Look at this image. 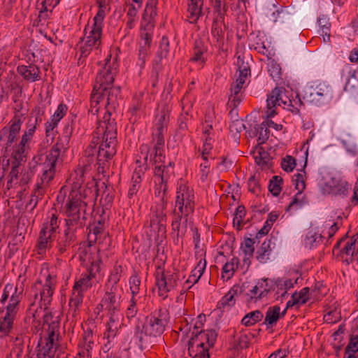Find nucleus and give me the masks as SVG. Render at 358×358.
Instances as JSON below:
<instances>
[{"mask_svg":"<svg viewBox=\"0 0 358 358\" xmlns=\"http://www.w3.org/2000/svg\"><path fill=\"white\" fill-rule=\"evenodd\" d=\"M103 67L96 75L90 96V111L93 115L104 110L103 120L99 122L95 135L100 143L97 152L99 171H103L108 160L116 153L117 128L111 112L118 106L120 88L113 86L115 76L118 72L117 59L109 55L105 59Z\"/></svg>","mask_w":358,"mask_h":358,"instance_id":"f257e3e1","label":"nucleus"},{"mask_svg":"<svg viewBox=\"0 0 358 358\" xmlns=\"http://www.w3.org/2000/svg\"><path fill=\"white\" fill-rule=\"evenodd\" d=\"M194 189L187 184L181 182L176 189L174 208L172 210V230L177 236H184L187 229L189 217L194 211Z\"/></svg>","mask_w":358,"mask_h":358,"instance_id":"f03ea898","label":"nucleus"},{"mask_svg":"<svg viewBox=\"0 0 358 358\" xmlns=\"http://www.w3.org/2000/svg\"><path fill=\"white\" fill-rule=\"evenodd\" d=\"M169 121V113L166 108H162L157 115L155 126L152 130V147L150 148L148 144H143L140 146V152L136 159L137 163H141V159L145 161L148 159V155H153L155 162H164V135L166 131V125Z\"/></svg>","mask_w":358,"mask_h":358,"instance_id":"7ed1b4c3","label":"nucleus"},{"mask_svg":"<svg viewBox=\"0 0 358 358\" xmlns=\"http://www.w3.org/2000/svg\"><path fill=\"white\" fill-rule=\"evenodd\" d=\"M169 320L166 309L159 308L152 312L145 318L143 324H138L135 327L134 338L141 347L152 343V338L160 336L165 330Z\"/></svg>","mask_w":358,"mask_h":358,"instance_id":"20e7f679","label":"nucleus"},{"mask_svg":"<svg viewBox=\"0 0 358 358\" xmlns=\"http://www.w3.org/2000/svg\"><path fill=\"white\" fill-rule=\"evenodd\" d=\"M86 206L80 192L71 191L64 207L66 227L78 230L85 224Z\"/></svg>","mask_w":358,"mask_h":358,"instance_id":"39448f33","label":"nucleus"},{"mask_svg":"<svg viewBox=\"0 0 358 358\" xmlns=\"http://www.w3.org/2000/svg\"><path fill=\"white\" fill-rule=\"evenodd\" d=\"M217 334L214 329L200 331L188 342V352L190 358H209V348L216 341Z\"/></svg>","mask_w":358,"mask_h":358,"instance_id":"423d86ee","label":"nucleus"},{"mask_svg":"<svg viewBox=\"0 0 358 358\" xmlns=\"http://www.w3.org/2000/svg\"><path fill=\"white\" fill-rule=\"evenodd\" d=\"M103 21L101 17H94L93 23L89 28H85V37L80 47V57H87L94 50H98L101 45Z\"/></svg>","mask_w":358,"mask_h":358,"instance_id":"0eeeda50","label":"nucleus"},{"mask_svg":"<svg viewBox=\"0 0 358 358\" xmlns=\"http://www.w3.org/2000/svg\"><path fill=\"white\" fill-rule=\"evenodd\" d=\"M238 76L231 85V94L227 105L231 108H236L242 101V90L248 76L250 75V68L248 63L245 62L241 56L237 57Z\"/></svg>","mask_w":358,"mask_h":358,"instance_id":"6e6552de","label":"nucleus"},{"mask_svg":"<svg viewBox=\"0 0 358 358\" xmlns=\"http://www.w3.org/2000/svg\"><path fill=\"white\" fill-rule=\"evenodd\" d=\"M43 338H41L38 346L56 350L59 336V316L48 312L43 316Z\"/></svg>","mask_w":358,"mask_h":358,"instance_id":"1a4fd4ad","label":"nucleus"},{"mask_svg":"<svg viewBox=\"0 0 358 358\" xmlns=\"http://www.w3.org/2000/svg\"><path fill=\"white\" fill-rule=\"evenodd\" d=\"M334 96L332 87L326 82H320L305 89L303 99L315 106L329 103Z\"/></svg>","mask_w":358,"mask_h":358,"instance_id":"9d476101","label":"nucleus"},{"mask_svg":"<svg viewBox=\"0 0 358 358\" xmlns=\"http://www.w3.org/2000/svg\"><path fill=\"white\" fill-rule=\"evenodd\" d=\"M155 278L158 294L165 299L168 296V293L178 286L181 275L178 271L165 272L163 266H157L155 272Z\"/></svg>","mask_w":358,"mask_h":358,"instance_id":"9b49d317","label":"nucleus"},{"mask_svg":"<svg viewBox=\"0 0 358 358\" xmlns=\"http://www.w3.org/2000/svg\"><path fill=\"white\" fill-rule=\"evenodd\" d=\"M158 0H148L141 22L140 39L152 41Z\"/></svg>","mask_w":358,"mask_h":358,"instance_id":"f8f14e48","label":"nucleus"},{"mask_svg":"<svg viewBox=\"0 0 358 358\" xmlns=\"http://www.w3.org/2000/svg\"><path fill=\"white\" fill-rule=\"evenodd\" d=\"M59 162V161L45 155L44 161L40 165L41 175L36 184V193L38 194L36 195L37 196L44 194L46 188L55 177L56 166Z\"/></svg>","mask_w":358,"mask_h":358,"instance_id":"ddd939ff","label":"nucleus"},{"mask_svg":"<svg viewBox=\"0 0 358 358\" xmlns=\"http://www.w3.org/2000/svg\"><path fill=\"white\" fill-rule=\"evenodd\" d=\"M87 240L90 245L94 243L98 244L97 252L109 248L111 241L108 231L106 230L103 220H98L90 226Z\"/></svg>","mask_w":358,"mask_h":358,"instance_id":"4468645a","label":"nucleus"},{"mask_svg":"<svg viewBox=\"0 0 358 358\" xmlns=\"http://www.w3.org/2000/svg\"><path fill=\"white\" fill-rule=\"evenodd\" d=\"M122 294V291L105 289L104 296L101 300V306L103 307L109 318L122 317L120 311Z\"/></svg>","mask_w":358,"mask_h":358,"instance_id":"2eb2a0df","label":"nucleus"},{"mask_svg":"<svg viewBox=\"0 0 358 358\" xmlns=\"http://www.w3.org/2000/svg\"><path fill=\"white\" fill-rule=\"evenodd\" d=\"M167 201H159L151 208L150 225L159 234L166 233L167 216L165 213Z\"/></svg>","mask_w":358,"mask_h":358,"instance_id":"dca6fc26","label":"nucleus"},{"mask_svg":"<svg viewBox=\"0 0 358 358\" xmlns=\"http://www.w3.org/2000/svg\"><path fill=\"white\" fill-rule=\"evenodd\" d=\"M9 296L10 299L6 307V313L16 316L22 299V290H19L17 286L8 283L4 287L1 302L4 303Z\"/></svg>","mask_w":358,"mask_h":358,"instance_id":"f3484780","label":"nucleus"},{"mask_svg":"<svg viewBox=\"0 0 358 358\" xmlns=\"http://www.w3.org/2000/svg\"><path fill=\"white\" fill-rule=\"evenodd\" d=\"M22 122V116L15 115L8 125L0 130V141L3 142L6 147L10 146L17 139Z\"/></svg>","mask_w":358,"mask_h":358,"instance_id":"a211bd4d","label":"nucleus"},{"mask_svg":"<svg viewBox=\"0 0 358 358\" xmlns=\"http://www.w3.org/2000/svg\"><path fill=\"white\" fill-rule=\"evenodd\" d=\"M100 268L101 262L99 260L93 262L88 268V273L81 274L80 278L75 282L73 290L82 294L87 292L92 287V279L100 271Z\"/></svg>","mask_w":358,"mask_h":358,"instance_id":"6ab92c4d","label":"nucleus"},{"mask_svg":"<svg viewBox=\"0 0 358 358\" xmlns=\"http://www.w3.org/2000/svg\"><path fill=\"white\" fill-rule=\"evenodd\" d=\"M154 156L155 155L151 158L150 155H149L148 159V160L150 159V163L155 165L153 168L154 181L168 182L169 180L173 175V162H169L166 164L165 159L164 162H155Z\"/></svg>","mask_w":358,"mask_h":358,"instance_id":"aec40b11","label":"nucleus"},{"mask_svg":"<svg viewBox=\"0 0 358 358\" xmlns=\"http://www.w3.org/2000/svg\"><path fill=\"white\" fill-rule=\"evenodd\" d=\"M72 133V128L68 124L64 128L63 134L59 135L57 143L52 147L46 154L55 160L62 162L60 155L64 152L69 148V141Z\"/></svg>","mask_w":358,"mask_h":358,"instance_id":"412c9836","label":"nucleus"},{"mask_svg":"<svg viewBox=\"0 0 358 358\" xmlns=\"http://www.w3.org/2000/svg\"><path fill=\"white\" fill-rule=\"evenodd\" d=\"M122 317H112L109 318L108 323V328L104 333L103 339L106 340L103 347L104 352L107 353L111 348H113L116 343V336L117 335L119 329L122 326Z\"/></svg>","mask_w":358,"mask_h":358,"instance_id":"4be33fe9","label":"nucleus"},{"mask_svg":"<svg viewBox=\"0 0 358 358\" xmlns=\"http://www.w3.org/2000/svg\"><path fill=\"white\" fill-rule=\"evenodd\" d=\"M141 163H137L136 162L138 166L135 169L131 180V186L128 191V198L130 200H131L134 196L138 192L142 181V176L144 175L145 171L149 168L148 160L145 161L143 158H141Z\"/></svg>","mask_w":358,"mask_h":358,"instance_id":"5701e85b","label":"nucleus"},{"mask_svg":"<svg viewBox=\"0 0 358 358\" xmlns=\"http://www.w3.org/2000/svg\"><path fill=\"white\" fill-rule=\"evenodd\" d=\"M56 285L55 276L48 274L45 278V284L40 292L41 306L47 309L52 301V296Z\"/></svg>","mask_w":358,"mask_h":358,"instance_id":"b1692460","label":"nucleus"},{"mask_svg":"<svg viewBox=\"0 0 358 358\" xmlns=\"http://www.w3.org/2000/svg\"><path fill=\"white\" fill-rule=\"evenodd\" d=\"M17 72L27 82L34 83L41 79L40 68L34 64L20 65L17 68Z\"/></svg>","mask_w":358,"mask_h":358,"instance_id":"393cba45","label":"nucleus"},{"mask_svg":"<svg viewBox=\"0 0 358 358\" xmlns=\"http://www.w3.org/2000/svg\"><path fill=\"white\" fill-rule=\"evenodd\" d=\"M270 291L268 279H261L247 292L246 295L248 301H257L267 296Z\"/></svg>","mask_w":358,"mask_h":358,"instance_id":"a878e982","label":"nucleus"},{"mask_svg":"<svg viewBox=\"0 0 358 358\" xmlns=\"http://www.w3.org/2000/svg\"><path fill=\"white\" fill-rule=\"evenodd\" d=\"M95 346V341L93 332L91 329H87L84 331L82 339L79 343L80 350L78 352L79 356L91 357V351Z\"/></svg>","mask_w":358,"mask_h":358,"instance_id":"bb28decb","label":"nucleus"},{"mask_svg":"<svg viewBox=\"0 0 358 358\" xmlns=\"http://www.w3.org/2000/svg\"><path fill=\"white\" fill-rule=\"evenodd\" d=\"M76 231L69 227H66L64 234L59 237L57 241L56 248L59 255L64 254L70 248L76 238L75 234Z\"/></svg>","mask_w":358,"mask_h":358,"instance_id":"cd10ccee","label":"nucleus"},{"mask_svg":"<svg viewBox=\"0 0 358 358\" xmlns=\"http://www.w3.org/2000/svg\"><path fill=\"white\" fill-rule=\"evenodd\" d=\"M206 266V261L205 258L199 260L195 268L192 271L188 279L184 282L182 291L185 292L190 289L193 285L196 283L203 273Z\"/></svg>","mask_w":358,"mask_h":358,"instance_id":"c85d7f7f","label":"nucleus"},{"mask_svg":"<svg viewBox=\"0 0 358 358\" xmlns=\"http://www.w3.org/2000/svg\"><path fill=\"white\" fill-rule=\"evenodd\" d=\"M227 27L224 19H213L211 34L215 41V45L221 48L224 43V30Z\"/></svg>","mask_w":358,"mask_h":358,"instance_id":"c756f323","label":"nucleus"},{"mask_svg":"<svg viewBox=\"0 0 358 358\" xmlns=\"http://www.w3.org/2000/svg\"><path fill=\"white\" fill-rule=\"evenodd\" d=\"M280 91V96H279L280 106L282 105L284 108L291 111L294 114H297L300 111V107L302 102L300 99H291L286 94V90L282 87H278Z\"/></svg>","mask_w":358,"mask_h":358,"instance_id":"7c9ffc66","label":"nucleus"},{"mask_svg":"<svg viewBox=\"0 0 358 358\" xmlns=\"http://www.w3.org/2000/svg\"><path fill=\"white\" fill-rule=\"evenodd\" d=\"M122 272V266L121 265H115L108 276L107 282L105 285V289H108L113 291L117 290L119 292H123L122 287L118 285Z\"/></svg>","mask_w":358,"mask_h":358,"instance_id":"2f4dec72","label":"nucleus"},{"mask_svg":"<svg viewBox=\"0 0 358 358\" xmlns=\"http://www.w3.org/2000/svg\"><path fill=\"white\" fill-rule=\"evenodd\" d=\"M279 96H280V91L278 87L274 88L268 95L266 99V108L265 110V116L270 118L275 115V107L280 106Z\"/></svg>","mask_w":358,"mask_h":358,"instance_id":"473e14b6","label":"nucleus"},{"mask_svg":"<svg viewBox=\"0 0 358 358\" xmlns=\"http://www.w3.org/2000/svg\"><path fill=\"white\" fill-rule=\"evenodd\" d=\"M241 292L239 285H234L228 292L218 301L217 308H230L236 303V296Z\"/></svg>","mask_w":358,"mask_h":358,"instance_id":"72a5a7b5","label":"nucleus"},{"mask_svg":"<svg viewBox=\"0 0 358 358\" xmlns=\"http://www.w3.org/2000/svg\"><path fill=\"white\" fill-rule=\"evenodd\" d=\"M203 0H189L187 13L188 20L190 23H195L202 14Z\"/></svg>","mask_w":358,"mask_h":358,"instance_id":"f704fd0d","label":"nucleus"},{"mask_svg":"<svg viewBox=\"0 0 358 358\" xmlns=\"http://www.w3.org/2000/svg\"><path fill=\"white\" fill-rule=\"evenodd\" d=\"M16 316L5 313L0 317V338L9 336L14 326V320Z\"/></svg>","mask_w":358,"mask_h":358,"instance_id":"c9c22d12","label":"nucleus"},{"mask_svg":"<svg viewBox=\"0 0 358 358\" xmlns=\"http://www.w3.org/2000/svg\"><path fill=\"white\" fill-rule=\"evenodd\" d=\"M26 335L22 333H18L15 336H10L9 338L10 343H12L13 348L11 354H13L16 358H21L24 345V341Z\"/></svg>","mask_w":358,"mask_h":358,"instance_id":"e433bc0d","label":"nucleus"},{"mask_svg":"<svg viewBox=\"0 0 358 358\" xmlns=\"http://www.w3.org/2000/svg\"><path fill=\"white\" fill-rule=\"evenodd\" d=\"M255 162L262 169H268L271 166V157L268 152L259 146L256 148L254 153Z\"/></svg>","mask_w":358,"mask_h":358,"instance_id":"4c0bfd02","label":"nucleus"},{"mask_svg":"<svg viewBox=\"0 0 358 358\" xmlns=\"http://www.w3.org/2000/svg\"><path fill=\"white\" fill-rule=\"evenodd\" d=\"M206 52L207 48L205 46L203 42L200 40H196L194 43L193 55L190 58L189 61L203 65L206 60L204 57V54Z\"/></svg>","mask_w":358,"mask_h":358,"instance_id":"58836bf2","label":"nucleus"},{"mask_svg":"<svg viewBox=\"0 0 358 358\" xmlns=\"http://www.w3.org/2000/svg\"><path fill=\"white\" fill-rule=\"evenodd\" d=\"M213 9V19H224L228 10L226 0H210Z\"/></svg>","mask_w":358,"mask_h":358,"instance_id":"ea45409f","label":"nucleus"},{"mask_svg":"<svg viewBox=\"0 0 358 358\" xmlns=\"http://www.w3.org/2000/svg\"><path fill=\"white\" fill-rule=\"evenodd\" d=\"M152 41H145L140 39L138 50V65L142 68L144 67L146 61L150 54V47Z\"/></svg>","mask_w":358,"mask_h":358,"instance_id":"a19ab883","label":"nucleus"},{"mask_svg":"<svg viewBox=\"0 0 358 358\" xmlns=\"http://www.w3.org/2000/svg\"><path fill=\"white\" fill-rule=\"evenodd\" d=\"M31 148L22 147L19 143L12 152L11 157L13 159V164H17L21 166L22 162H25L29 151Z\"/></svg>","mask_w":358,"mask_h":358,"instance_id":"79ce46f5","label":"nucleus"},{"mask_svg":"<svg viewBox=\"0 0 358 358\" xmlns=\"http://www.w3.org/2000/svg\"><path fill=\"white\" fill-rule=\"evenodd\" d=\"M323 235L316 232L313 229L309 230L304 238L305 246L309 249L317 247L322 241Z\"/></svg>","mask_w":358,"mask_h":358,"instance_id":"37998d69","label":"nucleus"},{"mask_svg":"<svg viewBox=\"0 0 358 358\" xmlns=\"http://www.w3.org/2000/svg\"><path fill=\"white\" fill-rule=\"evenodd\" d=\"M84 294L72 290L69 306L72 311L73 317H76L78 310L83 302Z\"/></svg>","mask_w":358,"mask_h":358,"instance_id":"c03bdc74","label":"nucleus"},{"mask_svg":"<svg viewBox=\"0 0 358 358\" xmlns=\"http://www.w3.org/2000/svg\"><path fill=\"white\" fill-rule=\"evenodd\" d=\"M308 203V201L303 192H298L293 197L287 208V211H295L303 208Z\"/></svg>","mask_w":358,"mask_h":358,"instance_id":"a18cd8bd","label":"nucleus"},{"mask_svg":"<svg viewBox=\"0 0 358 358\" xmlns=\"http://www.w3.org/2000/svg\"><path fill=\"white\" fill-rule=\"evenodd\" d=\"M280 318V308L278 306H271L268 308L264 323L271 327L276 324L278 320Z\"/></svg>","mask_w":358,"mask_h":358,"instance_id":"49530a36","label":"nucleus"},{"mask_svg":"<svg viewBox=\"0 0 358 358\" xmlns=\"http://www.w3.org/2000/svg\"><path fill=\"white\" fill-rule=\"evenodd\" d=\"M55 237L40 231L38 238L37 249L39 254H43L48 249L52 246V243Z\"/></svg>","mask_w":358,"mask_h":358,"instance_id":"de8ad7c7","label":"nucleus"},{"mask_svg":"<svg viewBox=\"0 0 358 358\" xmlns=\"http://www.w3.org/2000/svg\"><path fill=\"white\" fill-rule=\"evenodd\" d=\"M239 260L237 257H233L229 262L225 263L222 267V278L223 279H231L235 271L238 268Z\"/></svg>","mask_w":358,"mask_h":358,"instance_id":"09e8293b","label":"nucleus"},{"mask_svg":"<svg viewBox=\"0 0 358 358\" xmlns=\"http://www.w3.org/2000/svg\"><path fill=\"white\" fill-rule=\"evenodd\" d=\"M20 166L17 164H13L11 170L8 175V179L7 181L6 188L10 189L13 187H16L17 185L20 186Z\"/></svg>","mask_w":358,"mask_h":358,"instance_id":"8fccbe9b","label":"nucleus"},{"mask_svg":"<svg viewBox=\"0 0 358 358\" xmlns=\"http://www.w3.org/2000/svg\"><path fill=\"white\" fill-rule=\"evenodd\" d=\"M271 241L267 240L262 243L261 247L257 251V259L260 263H265L271 252Z\"/></svg>","mask_w":358,"mask_h":358,"instance_id":"3c124183","label":"nucleus"},{"mask_svg":"<svg viewBox=\"0 0 358 358\" xmlns=\"http://www.w3.org/2000/svg\"><path fill=\"white\" fill-rule=\"evenodd\" d=\"M70 181L72 182V190L80 192L79 189L82 187V185L85 182L84 170L83 169H78L74 173L71 174Z\"/></svg>","mask_w":358,"mask_h":358,"instance_id":"603ef678","label":"nucleus"},{"mask_svg":"<svg viewBox=\"0 0 358 358\" xmlns=\"http://www.w3.org/2000/svg\"><path fill=\"white\" fill-rule=\"evenodd\" d=\"M264 317L260 310H254L246 314L241 320V324L245 327H250L261 321Z\"/></svg>","mask_w":358,"mask_h":358,"instance_id":"864d4df0","label":"nucleus"},{"mask_svg":"<svg viewBox=\"0 0 358 358\" xmlns=\"http://www.w3.org/2000/svg\"><path fill=\"white\" fill-rule=\"evenodd\" d=\"M91 246L88 245V247L80 249L79 251V258L83 263L90 264L92 266L93 262H96L99 260L101 262L100 257L98 254H95L92 255L91 252Z\"/></svg>","mask_w":358,"mask_h":358,"instance_id":"5fc2aeb1","label":"nucleus"},{"mask_svg":"<svg viewBox=\"0 0 358 358\" xmlns=\"http://www.w3.org/2000/svg\"><path fill=\"white\" fill-rule=\"evenodd\" d=\"M282 13V11H280L272 0L269 2H266L264 8V14L271 21L275 22L277 21V17Z\"/></svg>","mask_w":358,"mask_h":358,"instance_id":"6e6d98bb","label":"nucleus"},{"mask_svg":"<svg viewBox=\"0 0 358 358\" xmlns=\"http://www.w3.org/2000/svg\"><path fill=\"white\" fill-rule=\"evenodd\" d=\"M256 136H257V145H260L266 143L268 139L270 131L266 127V122H262L255 127Z\"/></svg>","mask_w":358,"mask_h":358,"instance_id":"4d7b16f0","label":"nucleus"},{"mask_svg":"<svg viewBox=\"0 0 358 358\" xmlns=\"http://www.w3.org/2000/svg\"><path fill=\"white\" fill-rule=\"evenodd\" d=\"M268 72L270 76L275 82H278L281 78V67L275 61L271 60L268 63Z\"/></svg>","mask_w":358,"mask_h":358,"instance_id":"13d9d810","label":"nucleus"},{"mask_svg":"<svg viewBox=\"0 0 358 358\" xmlns=\"http://www.w3.org/2000/svg\"><path fill=\"white\" fill-rule=\"evenodd\" d=\"M282 178L280 176H275L270 180L268 189L270 192L275 196L280 194L282 190Z\"/></svg>","mask_w":358,"mask_h":358,"instance_id":"bf43d9fd","label":"nucleus"},{"mask_svg":"<svg viewBox=\"0 0 358 358\" xmlns=\"http://www.w3.org/2000/svg\"><path fill=\"white\" fill-rule=\"evenodd\" d=\"M255 241L250 238H245L244 241L241 243V249L247 258L252 257L255 252L254 247Z\"/></svg>","mask_w":358,"mask_h":358,"instance_id":"052dcab7","label":"nucleus"},{"mask_svg":"<svg viewBox=\"0 0 358 358\" xmlns=\"http://www.w3.org/2000/svg\"><path fill=\"white\" fill-rule=\"evenodd\" d=\"M143 92H140L138 94H136L133 98L132 105L130 108L131 112L133 114H136L137 112L141 110L144 107V103L143 101Z\"/></svg>","mask_w":358,"mask_h":358,"instance_id":"680f3d73","label":"nucleus"},{"mask_svg":"<svg viewBox=\"0 0 358 358\" xmlns=\"http://www.w3.org/2000/svg\"><path fill=\"white\" fill-rule=\"evenodd\" d=\"M45 113V107L37 106L32 110L29 120H32L33 123L39 125L44 120Z\"/></svg>","mask_w":358,"mask_h":358,"instance_id":"e2e57ef3","label":"nucleus"},{"mask_svg":"<svg viewBox=\"0 0 358 358\" xmlns=\"http://www.w3.org/2000/svg\"><path fill=\"white\" fill-rule=\"evenodd\" d=\"M20 187H22L30 182L34 176V172L30 167L20 168Z\"/></svg>","mask_w":358,"mask_h":358,"instance_id":"0e129e2a","label":"nucleus"},{"mask_svg":"<svg viewBox=\"0 0 358 358\" xmlns=\"http://www.w3.org/2000/svg\"><path fill=\"white\" fill-rule=\"evenodd\" d=\"M309 292L308 287L303 288L299 292H294L292 296L295 301H297L299 307L301 305L305 304L309 299Z\"/></svg>","mask_w":358,"mask_h":358,"instance_id":"69168bd1","label":"nucleus"},{"mask_svg":"<svg viewBox=\"0 0 358 358\" xmlns=\"http://www.w3.org/2000/svg\"><path fill=\"white\" fill-rule=\"evenodd\" d=\"M155 195L160 199V201H167L164 196L167 191V182L154 181Z\"/></svg>","mask_w":358,"mask_h":358,"instance_id":"338daca9","label":"nucleus"},{"mask_svg":"<svg viewBox=\"0 0 358 358\" xmlns=\"http://www.w3.org/2000/svg\"><path fill=\"white\" fill-rule=\"evenodd\" d=\"M59 120L51 117L50 121H48L45 123V134L47 138H50L51 140H53L57 131L55 129L57 127Z\"/></svg>","mask_w":358,"mask_h":358,"instance_id":"774afa93","label":"nucleus"}]
</instances>
